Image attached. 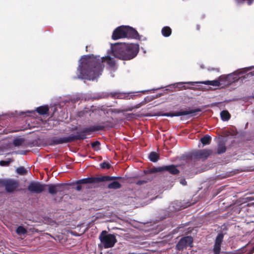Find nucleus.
<instances>
[{"instance_id":"1","label":"nucleus","mask_w":254,"mask_h":254,"mask_svg":"<svg viewBox=\"0 0 254 254\" xmlns=\"http://www.w3.org/2000/svg\"><path fill=\"white\" fill-rule=\"evenodd\" d=\"M77 67V75L74 79L81 78L94 80L99 76L104 67V62H106L110 68L116 66V62L110 56L100 58L93 55H84L80 59Z\"/></svg>"},{"instance_id":"2","label":"nucleus","mask_w":254,"mask_h":254,"mask_svg":"<svg viewBox=\"0 0 254 254\" xmlns=\"http://www.w3.org/2000/svg\"><path fill=\"white\" fill-rule=\"evenodd\" d=\"M113 127V123L112 121H104L98 125L83 128L76 135L71 134L67 137L61 138L53 137L49 140V143L50 145H56L69 143L77 140H83L87 138L86 135L90 132L103 130L105 128L112 127Z\"/></svg>"},{"instance_id":"3","label":"nucleus","mask_w":254,"mask_h":254,"mask_svg":"<svg viewBox=\"0 0 254 254\" xmlns=\"http://www.w3.org/2000/svg\"><path fill=\"white\" fill-rule=\"evenodd\" d=\"M136 44L117 43L112 47L113 55L123 60H129L135 57L139 52Z\"/></svg>"},{"instance_id":"4","label":"nucleus","mask_w":254,"mask_h":254,"mask_svg":"<svg viewBox=\"0 0 254 254\" xmlns=\"http://www.w3.org/2000/svg\"><path fill=\"white\" fill-rule=\"evenodd\" d=\"M139 36V34L135 29L128 26L122 25L114 30L112 38L114 40L124 38L138 39Z\"/></svg>"},{"instance_id":"5","label":"nucleus","mask_w":254,"mask_h":254,"mask_svg":"<svg viewBox=\"0 0 254 254\" xmlns=\"http://www.w3.org/2000/svg\"><path fill=\"white\" fill-rule=\"evenodd\" d=\"M121 179L120 177L102 176L99 177H88L78 180L76 182V184H86L99 183L100 182L111 181Z\"/></svg>"},{"instance_id":"6","label":"nucleus","mask_w":254,"mask_h":254,"mask_svg":"<svg viewBox=\"0 0 254 254\" xmlns=\"http://www.w3.org/2000/svg\"><path fill=\"white\" fill-rule=\"evenodd\" d=\"M99 239L105 248L113 247L117 242L116 237L113 234H107V232L103 231L99 236Z\"/></svg>"},{"instance_id":"7","label":"nucleus","mask_w":254,"mask_h":254,"mask_svg":"<svg viewBox=\"0 0 254 254\" xmlns=\"http://www.w3.org/2000/svg\"><path fill=\"white\" fill-rule=\"evenodd\" d=\"M128 95L125 93L119 92H102L98 94L95 95L93 97L94 100H99L101 99H105L111 97L115 99H125Z\"/></svg>"},{"instance_id":"8","label":"nucleus","mask_w":254,"mask_h":254,"mask_svg":"<svg viewBox=\"0 0 254 254\" xmlns=\"http://www.w3.org/2000/svg\"><path fill=\"white\" fill-rule=\"evenodd\" d=\"M2 187L7 192H12L18 190L19 183L18 180L11 179H3Z\"/></svg>"},{"instance_id":"9","label":"nucleus","mask_w":254,"mask_h":254,"mask_svg":"<svg viewBox=\"0 0 254 254\" xmlns=\"http://www.w3.org/2000/svg\"><path fill=\"white\" fill-rule=\"evenodd\" d=\"M193 238L191 236H185L182 238L176 246V249L182 251L188 247H193Z\"/></svg>"},{"instance_id":"10","label":"nucleus","mask_w":254,"mask_h":254,"mask_svg":"<svg viewBox=\"0 0 254 254\" xmlns=\"http://www.w3.org/2000/svg\"><path fill=\"white\" fill-rule=\"evenodd\" d=\"M201 109L199 108H196L194 109H190V108L187 110L182 111V110L180 111L176 112L175 113H166L162 115L163 116L166 117H178L182 116H186L188 115H193L196 112H201Z\"/></svg>"},{"instance_id":"11","label":"nucleus","mask_w":254,"mask_h":254,"mask_svg":"<svg viewBox=\"0 0 254 254\" xmlns=\"http://www.w3.org/2000/svg\"><path fill=\"white\" fill-rule=\"evenodd\" d=\"M213 151L211 149H202L195 151L191 153V157L197 159L205 160L212 154Z\"/></svg>"},{"instance_id":"12","label":"nucleus","mask_w":254,"mask_h":254,"mask_svg":"<svg viewBox=\"0 0 254 254\" xmlns=\"http://www.w3.org/2000/svg\"><path fill=\"white\" fill-rule=\"evenodd\" d=\"M47 186V185L41 184L38 182H32L28 186L27 189L32 193H40L43 192Z\"/></svg>"},{"instance_id":"13","label":"nucleus","mask_w":254,"mask_h":254,"mask_svg":"<svg viewBox=\"0 0 254 254\" xmlns=\"http://www.w3.org/2000/svg\"><path fill=\"white\" fill-rule=\"evenodd\" d=\"M239 78L238 75L235 73H231L227 75H221L220 76V81H221V84L224 85L229 86L237 81Z\"/></svg>"},{"instance_id":"14","label":"nucleus","mask_w":254,"mask_h":254,"mask_svg":"<svg viewBox=\"0 0 254 254\" xmlns=\"http://www.w3.org/2000/svg\"><path fill=\"white\" fill-rule=\"evenodd\" d=\"M48 188V191L52 195H55L57 193H62L64 190V185L63 184L47 185Z\"/></svg>"},{"instance_id":"15","label":"nucleus","mask_w":254,"mask_h":254,"mask_svg":"<svg viewBox=\"0 0 254 254\" xmlns=\"http://www.w3.org/2000/svg\"><path fill=\"white\" fill-rule=\"evenodd\" d=\"M184 84H189L191 85H194L195 84H203L208 85H212L213 86H219L221 84V81H220V76H219L218 80H207L204 81H195V82H184Z\"/></svg>"},{"instance_id":"16","label":"nucleus","mask_w":254,"mask_h":254,"mask_svg":"<svg viewBox=\"0 0 254 254\" xmlns=\"http://www.w3.org/2000/svg\"><path fill=\"white\" fill-rule=\"evenodd\" d=\"M223 237L224 235L222 233L218 234L217 236L213 247V252L214 254H220L221 245L223 241Z\"/></svg>"},{"instance_id":"17","label":"nucleus","mask_w":254,"mask_h":254,"mask_svg":"<svg viewBox=\"0 0 254 254\" xmlns=\"http://www.w3.org/2000/svg\"><path fill=\"white\" fill-rule=\"evenodd\" d=\"M163 171H167L172 175H177L179 174L180 171L177 168V166L174 165L162 166Z\"/></svg>"},{"instance_id":"18","label":"nucleus","mask_w":254,"mask_h":254,"mask_svg":"<svg viewBox=\"0 0 254 254\" xmlns=\"http://www.w3.org/2000/svg\"><path fill=\"white\" fill-rule=\"evenodd\" d=\"M49 108L48 105L40 106L36 108V112L41 115H45L48 114Z\"/></svg>"},{"instance_id":"19","label":"nucleus","mask_w":254,"mask_h":254,"mask_svg":"<svg viewBox=\"0 0 254 254\" xmlns=\"http://www.w3.org/2000/svg\"><path fill=\"white\" fill-rule=\"evenodd\" d=\"M226 151V147L224 141H221L219 142L217 145V153L221 154L225 153Z\"/></svg>"},{"instance_id":"20","label":"nucleus","mask_w":254,"mask_h":254,"mask_svg":"<svg viewBox=\"0 0 254 254\" xmlns=\"http://www.w3.org/2000/svg\"><path fill=\"white\" fill-rule=\"evenodd\" d=\"M162 35L165 37L170 36L172 34V29L169 26H165L161 30Z\"/></svg>"},{"instance_id":"21","label":"nucleus","mask_w":254,"mask_h":254,"mask_svg":"<svg viewBox=\"0 0 254 254\" xmlns=\"http://www.w3.org/2000/svg\"><path fill=\"white\" fill-rule=\"evenodd\" d=\"M220 117L222 121H227L230 119L231 115L228 111L223 110L220 113Z\"/></svg>"},{"instance_id":"22","label":"nucleus","mask_w":254,"mask_h":254,"mask_svg":"<svg viewBox=\"0 0 254 254\" xmlns=\"http://www.w3.org/2000/svg\"><path fill=\"white\" fill-rule=\"evenodd\" d=\"M149 159L153 162H156L159 159V155L155 152H151L149 155Z\"/></svg>"},{"instance_id":"23","label":"nucleus","mask_w":254,"mask_h":254,"mask_svg":"<svg viewBox=\"0 0 254 254\" xmlns=\"http://www.w3.org/2000/svg\"><path fill=\"white\" fill-rule=\"evenodd\" d=\"M162 166L158 167H152L147 170H144V173L145 174H152L157 172H162Z\"/></svg>"},{"instance_id":"24","label":"nucleus","mask_w":254,"mask_h":254,"mask_svg":"<svg viewBox=\"0 0 254 254\" xmlns=\"http://www.w3.org/2000/svg\"><path fill=\"white\" fill-rule=\"evenodd\" d=\"M122 187L120 183L117 181H114L108 185L107 188L109 189H118Z\"/></svg>"},{"instance_id":"25","label":"nucleus","mask_w":254,"mask_h":254,"mask_svg":"<svg viewBox=\"0 0 254 254\" xmlns=\"http://www.w3.org/2000/svg\"><path fill=\"white\" fill-rule=\"evenodd\" d=\"M211 141V137L208 135H204L200 139V141L203 145L209 144Z\"/></svg>"},{"instance_id":"26","label":"nucleus","mask_w":254,"mask_h":254,"mask_svg":"<svg viewBox=\"0 0 254 254\" xmlns=\"http://www.w3.org/2000/svg\"><path fill=\"white\" fill-rule=\"evenodd\" d=\"M27 232V230L22 226H18L16 230V233L18 235L26 234Z\"/></svg>"},{"instance_id":"27","label":"nucleus","mask_w":254,"mask_h":254,"mask_svg":"<svg viewBox=\"0 0 254 254\" xmlns=\"http://www.w3.org/2000/svg\"><path fill=\"white\" fill-rule=\"evenodd\" d=\"M24 140L22 138H17L13 140V144L15 146H19L23 143Z\"/></svg>"},{"instance_id":"28","label":"nucleus","mask_w":254,"mask_h":254,"mask_svg":"<svg viewBox=\"0 0 254 254\" xmlns=\"http://www.w3.org/2000/svg\"><path fill=\"white\" fill-rule=\"evenodd\" d=\"M16 172L19 175H24L26 174L27 170L24 167L21 166L17 168Z\"/></svg>"},{"instance_id":"29","label":"nucleus","mask_w":254,"mask_h":254,"mask_svg":"<svg viewBox=\"0 0 254 254\" xmlns=\"http://www.w3.org/2000/svg\"><path fill=\"white\" fill-rule=\"evenodd\" d=\"M12 161V159H9L7 161L1 160L0 161V165L2 166H8Z\"/></svg>"},{"instance_id":"30","label":"nucleus","mask_w":254,"mask_h":254,"mask_svg":"<svg viewBox=\"0 0 254 254\" xmlns=\"http://www.w3.org/2000/svg\"><path fill=\"white\" fill-rule=\"evenodd\" d=\"M100 165L102 169H109L111 167V165L109 163L105 161H104L103 162L101 163Z\"/></svg>"},{"instance_id":"31","label":"nucleus","mask_w":254,"mask_h":254,"mask_svg":"<svg viewBox=\"0 0 254 254\" xmlns=\"http://www.w3.org/2000/svg\"><path fill=\"white\" fill-rule=\"evenodd\" d=\"M91 146L92 148H96V147H97V149H100V143L99 141H96L95 142H93L92 143H91Z\"/></svg>"},{"instance_id":"32","label":"nucleus","mask_w":254,"mask_h":254,"mask_svg":"<svg viewBox=\"0 0 254 254\" xmlns=\"http://www.w3.org/2000/svg\"><path fill=\"white\" fill-rule=\"evenodd\" d=\"M149 180L148 179H144L137 181L136 184L137 185H142L148 182Z\"/></svg>"},{"instance_id":"33","label":"nucleus","mask_w":254,"mask_h":254,"mask_svg":"<svg viewBox=\"0 0 254 254\" xmlns=\"http://www.w3.org/2000/svg\"><path fill=\"white\" fill-rule=\"evenodd\" d=\"M180 183L181 184H182L184 186H185L187 185V181L185 180V179H182L181 181H180Z\"/></svg>"},{"instance_id":"34","label":"nucleus","mask_w":254,"mask_h":254,"mask_svg":"<svg viewBox=\"0 0 254 254\" xmlns=\"http://www.w3.org/2000/svg\"><path fill=\"white\" fill-rule=\"evenodd\" d=\"M77 186L76 187V190L79 191L82 189V187L81 186V184H77Z\"/></svg>"},{"instance_id":"35","label":"nucleus","mask_w":254,"mask_h":254,"mask_svg":"<svg viewBox=\"0 0 254 254\" xmlns=\"http://www.w3.org/2000/svg\"><path fill=\"white\" fill-rule=\"evenodd\" d=\"M3 179H0V187H2Z\"/></svg>"},{"instance_id":"36","label":"nucleus","mask_w":254,"mask_h":254,"mask_svg":"<svg viewBox=\"0 0 254 254\" xmlns=\"http://www.w3.org/2000/svg\"><path fill=\"white\" fill-rule=\"evenodd\" d=\"M196 29H197V30H199L200 29V26H199V25H197L196 26Z\"/></svg>"},{"instance_id":"37","label":"nucleus","mask_w":254,"mask_h":254,"mask_svg":"<svg viewBox=\"0 0 254 254\" xmlns=\"http://www.w3.org/2000/svg\"><path fill=\"white\" fill-rule=\"evenodd\" d=\"M87 48H88V46H86V52H87Z\"/></svg>"},{"instance_id":"38","label":"nucleus","mask_w":254,"mask_h":254,"mask_svg":"<svg viewBox=\"0 0 254 254\" xmlns=\"http://www.w3.org/2000/svg\"><path fill=\"white\" fill-rule=\"evenodd\" d=\"M183 88H184V89H187V88L185 86H183Z\"/></svg>"},{"instance_id":"39","label":"nucleus","mask_w":254,"mask_h":254,"mask_svg":"<svg viewBox=\"0 0 254 254\" xmlns=\"http://www.w3.org/2000/svg\"><path fill=\"white\" fill-rule=\"evenodd\" d=\"M251 3H252L251 2H249V4H251Z\"/></svg>"},{"instance_id":"40","label":"nucleus","mask_w":254,"mask_h":254,"mask_svg":"<svg viewBox=\"0 0 254 254\" xmlns=\"http://www.w3.org/2000/svg\"><path fill=\"white\" fill-rule=\"evenodd\" d=\"M253 251H254V247L253 248Z\"/></svg>"}]
</instances>
